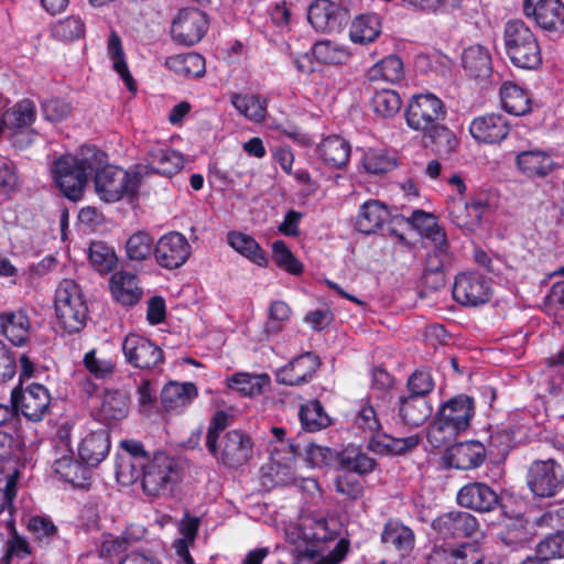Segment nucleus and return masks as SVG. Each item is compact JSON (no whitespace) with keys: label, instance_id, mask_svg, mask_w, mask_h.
<instances>
[{"label":"nucleus","instance_id":"obj_1","mask_svg":"<svg viewBox=\"0 0 564 564\" xmlns=\"http://www.w3.org/2000/svg\"><path fill=\"white\" fill-rule=\"evenodd\" d=\"M105 153L84 147L76 155L66 154L54 162L53 175L61 192L69 199L82 197L88 177L105 162Z\"/></svg>","mask_w":564,"mask_h":564},{"label":"nucleus","instance_id":"obj_2","mask_svg":"<svg viewBox=\"0 0 564 564\" xmlns=\"http://www.w3.org/2000/svg\"><path fill=\"white\" fill-rule=\"evenodd\" d=\"M475 414L474 400L465 394L449 399L437 412L427 437L435 447L446 446L466 431Z\"/></svg>","mask_w":564,"mask_h":564},{"label":"nucleus","instance_id":"obj_3","mask_svg":"<svg viewBox=\"0 0 564 564\" xmlns=\"http://www.w3.org/2000/svg\"><path fill=\"white\" fill-rule=\"evenodd\" d=\"M503 45L506 55L516 67L536 69L542 64L538 39L522 20H510L505 24Z\"/></svg>","mask_w":564,"mask_h":564},{"label":"nucleus","instance_id":"obj_4","mask_svg":"<svg viewBox=\"0 0 564 564\" xmlns=\"http://www.w3.org/2000/svg\"><path fill=\"white\" fill-rule=\"evenodd\" d=\"M354 422L359 430L369 435V448L380 454H403L416 447L420 443L417 435L395 438L381 433V424L377 412L368 402L360 405Z\"/></svg>","mask_w":564,"mask_h":564},{"label":"nucleus","instance_id":"obj_5","mask_svg":"<svg viewBox=\"0 0 564 564\" xmlns=\"http://www.w3.org/2000/svg\"><path fill=\"white\" fill-rule=\"evenodd\" d=\"M56 317L67 333L79 332L87 318V305L78 284L72 279L61 281L55 293Z\"/></svg>","mask_w":564,"mask_h":564},{"label":"nucleus","instance_id":"obj_6","mask_svg":"<svg viewBox=\"0 0 564 564\" xmlns=\"http://www.w3.org/2000/svg\"><path fill=\"white\" fill-rule=\"evenodd\" d=\"M94 173L96 193L106 203H115L126 195H134L140 185L137 173L131 174L115 165L102 163Z\"/></svg>","mask_w":564,"mask_h":564},{"label":"nucleus","instance_id":"obj_7","mask_svg":"<svg viewBox=\"0 0 564 564\" xmlns=\"http://www.w3.org/2000/svg\"><path fill=\"white\" fill-rule=\"evenodd\" d=\"M446 107L441 98L432 93L413 96L405 109L409 128L424 134L446 118Z\"/></svg>","mask_w":564,"mask_h":564},{"label":"nucleus","instance_id":"obj_8","mask_svg":"<svg viewBox=\"0 0 564 564\" xmlns=\"http://www.w3.org/2000/svg\"><path fill=\"white\" fill-rule=\"evenodd\" d=\"M527 484L536 497H554L563 489L564 469L553 459L533 462L527 474Z\"/></svg>","mask_w":564,"mask_h":564},{"label":"nucleus","instance_id":"obj_9","mask_svg":"<svg viewBox=\"0 0 564 564\" xmlns=\"http://www.w3.org/2000/svg\"><path fill=\"white\" fill-rule=\"evenodd\" d=\"M124 360L140 370H152L164 361L162 349L150 339L137 335H127L121 345Z\"/></svg>","mask_w":564,"mask_h":564},{"label":"nucleus","instance_id":"obj_10","mask_svg":"<svg viewBox=\"0 0 564 564\" xmlns=\"http://www.w3.org/2000/svg\"><path fill=\"white\" fill-rule=\"evenodd\" d=\"M177 469L173 457L158 453L147 460L143 470L142 488L149 496H158L169 490L176 480Z\"/></svg>","mask_w":564,"mask_h":564},{"label":"nucleus","instance_id":"obj_11","mask_svg":"<svg viewBox=\"0 0 564 564\" xmlns=\"http://www.w3.org/2000/svg\"><path fill=\"white\" fill-rule=\"evenodd\" d=\"M227 468H239L252 456V442L248 434L232 430L217 442V452H209Z\"/></svg>","mask_w":564,"mask_h":564},{"label":"nucleus","instance_id":"obj_12","mask_svg":"<svg viewBox=\"0 0 564 564\" xmlns=\"http://www.w3.org/2000/svg\"><path fill=\"white\" fill-rule=\"evenodd\" d=\"M208 25V15L204 11L196 8L182 9L172 22V39L182 45H194L204 37Z\"/></svg>","mask_w":564,"mask_h":564},{"label":"nucleus","instance_id":"obj_13","mask_svg":"<svg viewBox=\"0 0 564 564\" xmlns=\"http://www.w3.org/2000/svg\"><path fill=\"white\" fill-rule=\"evenodd\" d=\"M51 400L48 389L41 383H31L21 390L14 389L11 392L13 406L33 422L43 420L50 410Z\"/></svg>","mask_w":564,"mask_h":564},{"label":"nucleus","instance_id":"obj_14","mask_svg":"<svg viewBox=\"0 0 564 564\" xmlns=\"http://www.w3.org/2000/svg\"><path fill=\"white\" fill-rule=\"evenodd\" d=\"M189 256L191 245L186 237L177 231L163 235L154 246L155 261L167 270L181 268Z\"/></svg>","mask_w":564,"mask_h":564},{"label":"nucleus","instance_id":"obj_15","mask_svg":"<svg viewBox=\"0 0 564 564\" xmlns=\"http://www.w3.org/2000/svg\"><path fill=\"white\" fill-rule=\"evenodd\" d=\"M491 288L484 276L476 273H460L453 285L455 301L464 306H479L487 303Z\"/></svg>","mask_w":564,"mask_h":564},{"label":"nucleus","instance_id":"obj_16","mask_svg":"<svg viewBox=\"0 0 564 564\" xmlns=\"http://www.w3.org/2000/svg\"><path fill=\"white\" fill-rule=\"evenodd\" d=\"M35 329L23 307L0 313V334L14 347L29 346Z\"/></svg>","mask_w":564,"mask_h":564},{"label":"nucleus","instance_id":"obj_17","mask_svg":"<svg viewBox=\"0 0 564 564\" xmlns=\"http://www.w3.org/2000/svg\"><path fill=\"white\" fill-rule=\"evenodd\" d=\"M432 527L442 539H456L473 536L479 524L469 512L449 511L434 519Z\"/></svg>","mask_w":564,"mask_h":564},{"label":"nucleus","instance_id":"obj_18","mask_svg":"<svg viewBox=\"0 0 564 564\" xmlns=\"http://www.w3.org/2000/svg\"><path fill=\"white\" fill-rule=\"evenodd\" d=\"M307 19L318 32H339L347 20V12L329 0H316L308 8Z\"/></svg>","mask_w":564,"mask_h":564},{"label":"nucleus","instance_id":"obj_19","mask_svg":"<svg viewBox=\"0 0 564 564\" xmlns=\"http://www.w3.org/2000/svg\"><path fill=\"white\" fill-rule=\"evenodd\" d=\"M319 366L321 361L316 355L313 352L302 354L276 371V382L285 386L307 383L313 379Z\"/></svg>","mask_w":564,"mask_h":564},{"label":"nucleus","instance_id":"obj_20","mask_svg":"<svg viewBox=\"0 0 564 564\" xmlns=\"http://www.w3.org/2000/svg\"><path fill=\"white\" fill-rule=\"evenodd\" d=\"M523 13L544 30L557 31L564 26V3L561 0H539L534 6L531 0H524Z\"/></svg>","mask_w":564,"mask_h":564},{"label":"nucleus","instance_id":"obj_21","mask_svg":"<svg viewBox=\"0 0 564 564\" xmlns=\"http://www.w3.org/2000/svg\"><path fill=\"white\" fill-rule=\"evenodd\" d=\"M509 123L500 113L476 117L469 124L471 137L484 143H498L509 134Z\"/></svg>","mask_w":564,"mask_h":564},{"label":"nucleus","instance_id":"obj_22","mask_svg":"<svg viewBox=\"0 0 564 564\" xmlns=\"http://www.w3.org/2000/svg\"><path fill=\"white\" fill-rule=\"evenodd\" d=\"M457 502L462 507L478 512H490L498 506L499 498L489 486L482 482H470L459 489Z\"/></svg>","mask_w":564,"mask_h":564},{"label":"nucleus","instance_id":"obj_23","mask_svg":"<svg viewBox=\"0 0 564 564\" xmlns=\"http://www.w3.org/2000/svg\"><path fill=\"white\" fill-rule=\"evenodd\" d=\"M517 170L529 178H542L554 169V161L549 152L542 149L521 151L516 156Z\"/></svg>","mask_w":564,"mask_h":564},{"label":"nucleus","instance_id":"obj_24","mask_svg":"<svg viewBox=\"0 0 564 564\" xmlns=\"http://www.w3.org/2000/svg\"><path fill=\"white\" fill-rule=\"evenodd\" d=\"M485 456V446L478 441L460 442L447 448L449 466L456 469L476 468L484 462Z\"/></svg>","mask_w":564,"mask_h":564},{"label":"nucleus","instance_id":"obj_25","mask_svg":"<svg viewBox=\"0 0 564 564\" xmlns=\"http://www.w3.org/2000/svg\"><path fill=\"white\" fill-rule=\"evenodd\" d=\"M490 210L487 200L456 202L453 204L449 217L453 224L463 229L473 230L478 227L482 217Z\"/></svg>","mask_w":564,"mask_h":564},{"label":"nucleus","instance_id":"obj_26","mask_svg":"<svg viewBox=\"0 0 564 564\" xmlns=\"http://www.w3.org/2000/svg\"><path fill=\"white\" fill-rule=\"evenodd\" d=\"M112 297L124 306L135 305L142 297L143 291L135 274L118 271L109 281Z\"/></svg>","mask_w":564,"mask_h":564},{"label":"nucleus","instance_id":"obj_27","mask_svg":"<svg viewBox=\"0 0 564 564\" xmlns=\"http://www.w3.org/2000/svg\"><path fill=\"white\" fill-rule=\"evenodd\" d=\"M462 65L466 74L476 80H486L492 73L490 52L482 45H470L462 54Z\"/></svg>","mask_w":564,"mask_h":564},{"label":"nucleus","instance_id":"obj_28","mask_svg":"<svg viewBox=\"0 0 564 564\" xmlns=\"http://www.w3.org/2000/svg\"><path fill=\"white\" fill-rule=\"evenodd\" d=\"M110 441L108 432L104 429L88 433L78 446L80 459L89 466H97L108 455Z\"/></svg>","mask_w":564,"mask_h":564},{"label":"nucleus","instance_id":"obj_29","mask_svg":"<svg viewBox=\"0 0 564 564\" xmlns=\"http://www.w3.org/2000/svg\"><path fill=\"white\" fill-rule=\"evenodd\" d=\"M148 167L156 174L172 176L183 167L181 153L161 145H153L148 150Z\"/></svg>","mask_w":564,"mask_h":564},{"label":"nucleus","instance_id":"obj_30","mask_svg":"<svg viewBox=\"0 0 564 564\" xmlns=\"http://www.w3.org/2000/svg\"><path fill=\"white\" fill-rule=\"evenodd\" d=\"M197 397L192 382H169L161 392V402L166 412H181Z\"/></svg>","mask_w":564,"mask_h":564},{"label":"nucleus","instance_id":"obj_31","mask_svg":"<svg viewBox=\"0 0 564 564\" xmlns=\"http://www.w3.org/2000/svg\"><path fill=\"white\" fill-rule=\"evenodd\" d=\"M318 158L329 167L343 169L350 156V144L339 135H329L317 148Z\"/></svg>","mask_w":564,"mask_h":564},{"label":"nucleus","instance_id":"obj_32","mask_svg":"<svg viewBox=\"0 0 564 564\" xmlns=\"http://www.w3.org/2000/svg\"><path fill=\"white\" fill-rule=\"evenodd\" d=\"M432 412V405L423 397L409 394L399 399L398 413L404 424L420 426Z\"/></svg>","mask_w":564,"mask_h":564},{"label":"nucleus","instance_id":"obj_33","mask_svg":"<svg viewBox=\"0 0 564 564\" xmlns=\"http://www.w3.org/2000/svg\"><path fill=\"white\" fill-rule=\"evenodd\" d=\"M382 543L394 547L402 556L409 554L413 546L415 536L413 531L399 521L390 520L384 524Z\"/></svg>","mask_w":564,"mask_h":564},{"label":"nucleus","instance_id":"obj_34","mask_svg":"<svg viewBox=\"0 0 564 564\" xmlns=\"http://www.w3.org/2000/svg\"><path fill=\"white\" fill-rule=\"evenodd\" d=\"M390 214L387 207L378 200L364 203L357 216L356 227L360 232L372 234L379 229Z\"/></svg>","mask_w":564,"mask_h":564},{"label":"nucleus","instance_id":"obj_35","mask_svg":"<svg viewBox=\"0 0 564 564\" xmlns=\"http://www.w3.org/2000/svg\"><path fill=\"white\" fill-rule=\"evenodd\" d=\"M502 108L510 115L524 116L531 111L529 94L513 83H505L500 88Z\"/></svg>","mask_w":564,"mask_h":564},{"label":"nucleus","instance_id":"obj_36","mask_svg":"<svg viewBox=\"0 0 564 564\" xmlns=\"http://www.w3.org/2000/svg\"><path fill=\"white\" fill-rule=\"evenodd\" d=\"M165 66L178 76L199 78L204 76L205 59L198 53L178 54L166 58Z\"/></svg>","mask_w":564,"mask_h":564},{"label":"nucleus","instance_id":"obj_37","mask_svg":"<svg viewBox=\"0 0 564 564\" xmlns=\"http://www.w3.org/2000/svg\"><path fill=\"white\" fill-rule=\"evenodd\" d=\"M380 33L381 21L375 13L356 17L349 29L350 40L361 45L372 43Z\"/></svg>","mask_w":564,"mask_h":564},{"label":"nucleus","instance_id":"obj_38","mask_svg":"<svg viewBox=\"0 0 564 564\" xmlns=\"http://www.w3.org/2000/svg\"><path fill=\"white\" fill-rule=\"evenodd\" d=\"M422 135L425 144L440 156H449L458 147V139L444 122Z\"/></svg>","mask_w":564,"mask_h":564},{"label":"nucleus","instance_id":"obj_39","mask_svg":"<svg viewBox=\"0 0 564 564\" xmlns=\"http://www.w3.org/2000/svg\"><path fill=\"white\" fill-rule=\"evenodd\" d=\"M367 77L370 82L399 83L404 77L403 62L397 55H388L369 68Z\"/></svg>","mask_w":564,"mask_h":564},{"label":"nucleus","instance_id":"obj_40","mask_svg":"<svg viewBox=\"0 0 564 564\" xmlns=\"http://www.w3.org/2000/svg\"><path fill=\"white\" fill-rule=\"evenodd\" d=\"M271 383L267 373L239 372L228 379V387L247 397L261 394Z\"/></svg>","mask_w":564,"mask_h":564},{"label":"nucleus","instance_id":"obj_41","mask_svg":"<svg viewBox=\"0 0 564 564\" xmlns=\"http://www.w3.org/2000/svg\"><path fill=\"white\" fill-rule=\"evenodd\" d=\"M36 119V108L32 100L23 99L3 113V123L10 128H31Z\"/></svg>","mask_w":564,"mask_h":564},{"label":"nucleus","instance_id":"obj_42","mask_svg":"<svg viewBox=\"0 0 564 564\" xmlns=\"http://www.w3.org/2000/svg\"><path fill=\"white\" fill-rule=\"evenodd\" d=\"M53 469L63 480L80 486L88 478V469L75 460L70 454H64L53 463Z\"/></svg>","mask_w":564,"mask_h":564},{"label":"nucleus","instance_id":"obj_43","mask_svg":"<svg viewBox=\"0 0 564 564\" xmlns=\"http://www.w3.org/2000/svg\"><path fill=\"white\" fill-rule=\"evenodd\" d=\"M232 106L246 118L261 122L267 115V99L258 95H234Z\"/></svg>","mask_w":564,"mask_h":564},{"label":"nucleus","instance_id":"obj_44","mask_svg":"<svg viewBox=\"0 0 564 564\" xmlns=\"http://www.w3.org/2000/svg\"><path fill=\"white\" fill-rule=\"evenodd\" d=\"M107 51L112 61L113 69L121 77L127 88L130 91H135V83L126 63L121 40L115 32L109 35Z\"/></svg>","mask_w":564,"mask_h":564},{"label":"nucleus","instance_id":"obj_45","mask_svg":"<svg viewBox=\"0 0 564 564\" xmlns=\"http://www.w3.org/2000/svg\"><path fill=\"white\" fill-rule=\"evenodd\" d=\"M86 25L78 15H69L65 19L56 21L51 26V35L61 42H74L84 37Z\"/></svg>","mask_w":564,"mask_h":564},{"label":"nucleus","instance_id":"obj_46","mask_svg":"<svg viewBox=\"0 0 564 564\" xmlns=\"http://www.w3.org/2000/svg\"><path fill=\"white\" fill-rule=\"evenodd\" d=\"M153 238L147 231L132 234L126 242V253L130 262H142L154 254Z\"/></svg>","mask_w":564,"mask_h":564},{"label":"nucleus","instance_id":"obj_47","mask_svg":"<svg viewBox=\"0 0 564 564\" xmlns=\"http://www.w3.org/2000/svg\"><path fill=\"white\" fill-rule=\"evenodd\" d=\"M228 243L240 254L250 259L258 265H264L267 258L258 242L251 237L242 232L228 234Z\"/></svg>","mask_w":564,"mask_h":564},{"label":"nucleus","instance_id":"obj_48","mask_svg":"<svg viewBox=\"0 0 564 564\" xmlns=\"http://www.w3.org/2000/svg\"><path fill=\"white\" fill-rule=\"evenodd\" d=\"M300 420L306 431L315 432L329 425L330 420L319 401L314 400L303 404L300 409Z\"/></svg>","mask_w":564,"mask_h":564},{"label":"nucleus","instance_id":"obj_49","mask_svg":"<svg viewBox=\"0 0 564 564\" xmlns=\"http://www.w3.org/2000/svg\"><path fill=\"white\" fill-rule=\"evenodd\" d=\"M85 369L96 379H109L117 369L113 358L98 355L96 349L87 351L83 358Z\"/></svg>","mask_w":564,"mask_h":564},{"label":"nucleus","instance_id":"obj_50","mask_svg":"<svg viewBox=\"0 0 564 564\" xmlns=\"http://www.w3.org/2000/svg\"><path fill=\"white\" fill-rule=\"evenodd\" d=\"M402 106L400 95L392 89H381L375 93L371 99V107L381 118H392Z\"/></svg>","mask_w":564,"mask_h":564},{"label":"nucleus","instance_id":"obj_51","mask_svg":"<svg viewBox=\"0 0 564 564\" xmlns=\"http://www.w3.org/2000/svg\"><path fill=\"white\" fill-rule=\"evenodd\" d=\"M147 460H142L141 456H118L116 476L122 485H131L138 479H143V470Z\"/></svg>","mask_w":564,"mask_h":564},{"label":"nucleus","instance_id":"obj_52","mask_svg":"<svg viewBox=\"0 0 564 564\" xmlns=\"http://www.w3.org/2000/svg\"><path fill=\"white\" fill-rule=\"evenodd\" d=\"M340 465L347 473L365 475L376 467V460L357 448H347L340 456Z\"/></svg>","mask_w":564,"mask_h":564},{"label":"nucleus","instance_id":"obj_53","mask_svg":"<svg viewBox=\"0 0 564 564\" xmlns=\"http://www.w3.org/2000/svg\"><path fill=\"white\" fill-rule=\"evenodd\" d=\"M449 260L448 251L442 252L433 250L429 252L426 264L423 273L424 284H430V279L435 278L434 289H440L445 285V274L443 268Z\"/></svg>","mask_w":564,"mask_h":564},{"label":"nucleus","instance_id":"obj_54","mask_svg":"<svg viewBox=\"0 0 564 564\" xmlns=\"http://www.w3.org/2000/svg\"><path fill=\"white\" fill-rule=\"evenodd\" d=\"M88 257L91 265L100 273L111 271L117 262L113 249L102 241L90 243Z\"/></svg>","mask_w":564,"mask_h":564},{"label":"nucleus","instance_id":"obj_55","mask_svg":"<svg viewBox=\"0 0 564 564\" xmlns=\"http://www.w3.org/2000/svg\"><path fill=\"white\" fill-rule=\"evenodd\" d=\"M313 55L323 64H343L349 58V52L345 46L328 40L315 43Z\"/></svg>","mask_w":564,"mask_h":564},{"label":"nucleus","instance_id":"obj_56","mask_svg":"<svg viewBox=\"0 0 564 564\" xmlns=\"http://www.w3.org/2000/svg\"><path fill=\"white\" fill-rule=\"evenodd\" d=\"M485 554L475 543H464L446 552L445 564H482Z\"/></svg>","mask_w":564,"mask_h":564},{"label":"nucleus","instance_id":"obj_57","mask_svg":"<svg viewBox=\"0 0 564 564\" xmlns=\"http://www.w3.org/2000/svg\"><path fill=\"white\" fill-rule=\"evenodd\" d=\"M128 399L119 392H107L104 397L100 413L106 420L119 421L128 414Z\"/></svg>","mask_w":564,"mask_h":564},{"label":"nucleus","instance_id":"obj_58","mask_svg":"<svg viewBox=\"0 0 564 564\" xmlns=\"http://www.w3.org/2000/svg\"><path fill=\"white\" fill-rule=\"evenodd\" d=\"M271 464L269 466L270 469V477L274 485L276 486H285L295 482L294 477V456L295 452H293V455L288 454V457L285 458V463H281L276 457L275 454L271 453Z\"/></svg>","mask_w":564,"mask_h":564},{"label":"nucleus","instance_id":"obj_59","mask_svg":"<svg viewBox=\"0 0 564 564\" xmlns=\"http://www.w3.org/2000/svg\"><path fill=\"white\" fill-rule=\"evenodd\" d=\"M272 253L275 264L291 274H300L303 271L302 263L293 256L284 241H274Z\"/></svg>","mask_w":564,"mask_h":564},{"label":"nucleus","instance_id":"obj_60","mask_svg":"<svg viewBox=\"0 0 564 564\" xmlns=\"http://www.w3.org/2000/svg\"><path fill=\"white\" fill-rule=\"evenodd\" d=\"M364 167L368 173L381 174L395 166L394 161L383 150H368L364 155Z\"/></svg>","mask_w":564,"mask_h":564},{"label":"nucleus","instance_id":"obj_61","mask_svg":"<svg viewBox=\"0 0 564 564\" xmlns=\"http://www.w3.org/2000/svg\"><path fill=\"white\" fill-rule=\"evenodd\" d=\"M18 470L3 473L0 470V513L11 508L12 499L17 494Z\"/></svg>","mask_w":564,"mask_h":564},{"label":"nucleus","instance_id":"obj_62","mask_svg":"<svg viewBox=\"0 0 564 564\" xmlns=\"http://www.w3.org/2000/svg\"><path fill=\"white\" fill-rule=\"evenodd\" d=\"M536 553L546 562L550 558L564 557V533L550 535L542 540L536 546Z\"/></svg>","mask_w":564,"mask_h":564},{"label":"nucleus","instance_id":"obj_63","mask_svg":"<svg viewBox=\"0 0 564 564\" xmlns=\"http://www.w3.org/2000/svg\"><path fill=\"white\" fill-rule=\"evenodd\" d=\"M434 379L426 370L414 371L408 380V389L412 395L425 398L434 389Z\"/></svg>","mask_w":564,"mask_h":564},{"label":"nucleus","instance_id":"obj_64","mask_svg":"<svg viewBox=\"0 0 564 564\" xmlns=\"http://www.w3.org/2000/svg\"><path fill=\"white\" fill-rule=\"evenodd\" d=\"M335 488L337 492L352 500L361 497L364 492L361 482L347 471L336 478Z\"/></svg>","mask_w":564,"mask_h":564}]
</instances>
